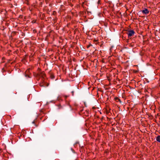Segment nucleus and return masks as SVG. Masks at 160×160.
<instances>
[{
  "label": "nucleus",
  "instance_id": "obj_2",
  "mask_svg": "<svg viewBox=\"0 0 160 160\" xmlns=\"http://www.w3.org/2000/svg\"><path fill=\"white\" fill-rule=\"evenodd\" d=\"M111 98L112 99H113L114 100L116 101L117 102H121L120 100L118 97H115L113 95L111 92Z\"/></svg>",
  "mask_w": 160,
  "mask_h": 160
},
{
  "label": "nucleus",
  "instance_id": "obj_12",
  "mask_svg": "<svg viewBox=\"0 0 160 160\" xmlns=\"http://www.w3.org/2000/svg\"><path fill=\"white\" fill-rule=\"evenodd\" d=\"M40 86L41 87H43V85H41Z\"/></svg>",
  "mask_w": 160,
  "mask_h": 160
},
{
  "label": "nucleus",
  "instance_id": "obj_6",
  "mask_svg": "<svg viewBox=\"0 0 160 160\" xmlns=\"http://www.w3.org/2000/svg\"><path fill=\"white\" fill-rule=\"evenodd\" d=\"M110 110V108L109 107L107 108L105 110V112H106L107 113H108L109 112V110Z\"/></svg>",
  "mask_w": 160,
  "mask_h": 160
},
{
  "label": "nucleus",
  "instance_id": "obj_1",
  "mask_svg": "<svg viewBox=\"0 0 160 160\" xmlns=\"http://www.w3.org/2000/svg\"><path fill=\"white\" fill-rule=\"evenodd\" d=\"M45 76V75L44 72H40L37 74H36L35 75V76L38 79H39L40 77L42 78H44V76Z\"/></svg>",
  "mask_w": 160,
  "mask_h": 160
},
{
  "label": "nucleus",
  "instance_id": "obj_14",
  "mask_svg": "<svg viewBox=\"0 0 160 160\" xmlns=\"http://www.w3.org/2000/svg\"><path fill=\"white\" fill-rule=\"evenodd\" d=\"M105 0V1H106V0Z\"/></svg>",
  "mask_w": 160,
  "mask_h": 160
},
{
  "label": "nucleus",
  "instance_id": "obj_10",
  "mask_svg": "<svg viewBox=\"0 0 160 160\" xmlns=\"http://www.w3.org/2000/svg\"><path fill=\"white\" fill-rule=\"evenodd\" d=\"M25 77H27V76H28L29 78H30L28 75L26 74L25 75Z\"/></svg>",
  "mask_w": 160,
  "mask_h": 160
},
{
  "label": "nucleus",
  "instance_id": "obj_13",
  "mask_svg": "<svg viewBox=\"0 0 160 160\" xmlns=\"http://www.w3.org/2000/svg\"><path fill=\"white\" fill-rule=\"evenodd\" d=\"M71 149L73 151V150L72 149V148H71Z\"/></svg>",
  "mask_w": 160,
  "mask_h": 160
},
{
  "label": "nucleus",
  "instance_id": "obj_3",
  "mask_svg": "<svg viewBox=\"0 0 160 160\" xmlns=\"http://www.w3.org/2000/svg\"><path fill=\"white\" fill-rule=\"evenodd\" d=\"M135 33V32L134 30H130L128 31V32L127 33V34L128 35V37H130L133 36Z\"/></svg>",
  "mask_w": 160,
  "mask_h": 160
},
{
  "label": "nucleus",
  "instance_id": "obj_7",
  "mask_svg": "<svg viewBox=\"0 0 160 160\" xmlns=\"http://www.w3.org/2000/svg\"><path fill=\"white\" fill-rule=\"evenodd\" d=\"M50 78L52 79H53L55 77L53 74H51L50 75Z\"/></svg>",
  "mask_w": 160,
  "mask_h": 160
},
{
  "label": "nucleus",
  "instance_id": "obj_11",
  "mask_svg": "<svg viewBox=\"0 0 160 160\" xmlns=\"http://www.w3.org/2000/svg\"><path fill=\"white\" fill-rule=\"evenodd\" d=\"M72 95L73 96V95L74 92L73 91H72Z\"/></svg>",
  "mask_w": 160,
  "mask_h": 160
},
{
  "label": "nucleus",
  "instance_id": "obj_5",
  "mask_svg": "<svg viewBox=\"0 0 160 160\" xmlns=\"http://www.w3.org/2000/svg\"><path fill=\"white\" fill-rule=\"evenodd\" d=\"M156 140L157 142L160 143V135H158L156 138Z\"/></svg>",
  "mask_w": 160,
  "mask_h": 160
},
{
  "label": "nucleus",
  "instance_id": "obj_9",
  "mask_svg": "<svg viewBox=\"0 0 160 160\" xmlns=\"http://www.w3.org/2000/svg\"><path fill=\"white\" fill-rule=\"evenodd\" d=\"M107 2H108V6H109L110 5V2L108 1Z\"/></svg>",
  "mask_w": 160,
  "mask_h": 160
},
{
  "label": "nucleus",
  "instance_id": "obj_4",
  "mask_svg": "<svg viewBox=\"0 0 160 160\" xmlns=\"http://www.w3.org/2000/svg\"><path fill=\"white\" fill-rule=\"evenodd\" d=\"M142 12L143 13L145 14H148L149 12V11L147 8H145L144 10L142 11Z\"/></svg>",
  "mask_w": 160,
  "mask_h": 160
},
{
  "label": "nucleus",
  "instance_id": "obj_8",
  "mask_svg": "<svg viewBox=\"0 0 160 160\" xmlns=\"http://www.w3.org/2000/svg\"><path fill=\"white\" fill-rule=\"evenodd\" d=\"M35 121H33L32 122V123L33 124H34V125L36 127H37V125H36V124H35Z\"/></svg>",
  "mask_w": 160,
  "mask_h": 160
}]
</instances>
